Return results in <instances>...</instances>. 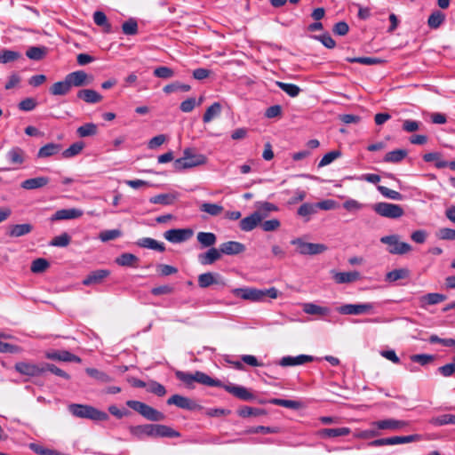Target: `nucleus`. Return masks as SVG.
Segmentation results:
<instances>
[{"instance_id":"obj_59","label":"nucleus","mask_w":455,"mask_h":455,"mask_svg":"<svg viewBox=\"0 0 455 455\" xmlns=\"http://www.w3.org/2000/svg\"><path fill=\"white\" fill-rule=\"evenodd\" d=\"M190 89L191 87L188 84L175 82L173 84L165 85L163 90L165 93L169 94L177 91L188 92Z\"/></svg>"},{"instance_id":"obj_36","label":"nucleus","mask_w":455,"mask_h":455,"mask_svg":"<svg viewBox=\"0 0 455 455\" xmlns=\"http://www.w3.org/2000/svg\"><path fill=\"white\" fill-rule=\"evenodd\" d=\"M116 262L119 266L136 267L139 258L132 253H123L116 259Z\"/></svg>"},{"instance_id":"obj_26","label":"nucleus","mask_w":455,"mask_h":455,"mask_svg":"<svg viewBox=\"0 0 455 455\" xmlns=\"http://www.w3.org/2000/svg\"><path fill=\"white\" fill-rule=\"evenodd\" d=\"M49 181L50 179L48 177L40 176L25 180L24 181L21 182L20 187L26 190H33L46 186L49 183Z\"/></svg>"},{"instance_id":"obj_41","label":"nucleus","mask_w":455,"mask_h":455,"mask_svg":"<svg viewBox=\"0 0 455 455\" xmlns=\"http://www.w3.org/2000/svg\"><path fill=\"white\" fill-rule=\"evenodd\" d=\"M269 403L278 406H283L285 408L292 409V410H299L302 407V403L299 401L295 400H286V399H280V398H273L269 400Z\"/></svg>"},{"instance_id":"obj_20","label":"nucleus","mask_w":455,"mask_h":455,"mask_svg":"<svg viewBox=\"0 0 455 455\" xmlns=\"http://www.w3.org/2000/svg\"><path fill=\"white\" fill-rule=\"evenodd\" d=\"M27 154L24 149L19 147L12 148L6 154V159L12 164L21 165L27 160Z\"/></svg>"},{"instance_id":"obj_1","label":"nucleus","mask_w":455,"mask_h":455,"mask_svg":"<svg viewBox=\"0 0 455 455\" xmlns=\"http://www.w3.org/2000/svg\"><path fill=\"white\" fill-rule=\"evenodd\" d=\"M232 292L235 297L252 302L265 301L267 297L276 299L279 293L275 287L264 290L253 287L235 288Z\"/></svg>"},{"instance_id":"obj_2","label":"nucleus","mask_w":455,"mask_h":455,"mask_svg":"<svg viewBox=\"0 0 455 455\" xmlns=\"http://www.w3.org/2000/svg\"><path fill=\"white\" fill-rule=\"evenodd\" d=\"M68 411L75 417L89 419L96 421H106L109 418L108 413L100 411L91 405L72 403L68 406Z\"/></svg>"},{"instance_id":"obj_15","label":"nucleus","mask_w":455,"mask_h":455,"mask_svg":"<svg viewBox=\"0 0 455 455\" xmlns=\"http://www.w3.org/2000/svg\"><path fill=\"white\" fill-rule=\"evenodd\" d=\"M68 79V83H69L70 87H81L84 85H88L92 81V77L89 76L84 71L78 70L72 73H69L66 76Z\"/></svg>"},{"instance_id":"obj_57","label":"nucleus","mask_w":455,"mask_h":455,"mask_svg":"<svg viewBox=\"0 0 455 455\" xmlns=\"http://www.w3.org/2000/svg\"><path fill=\"white\" fill-rule=\"evenodd\" d=\"M378 190L380 192V194L389 199L395 200V201H401L403 199V195L399 192L390 189L384 186H378Z\"/></svg>"},{"instance_id":"obj_3","label":"nucleus","mask_w":455,"mask_h":455,"mask_svg":"<svg viewBox=\"0 0 455 455\" xmlns=\"http://www.w3.org/2000/svg\"><path fill=\"white\" fill-rule=\"evenodd\" d=\"M175 375L178 379L188 387H191L194 382H198L208 387L222 386L220 380L212 379L206 373L199 371H196L194 374L178 371Z\"/></svg>"},{"instance_id":"obj_54","label":"nucleus","mask_w":455,"mask_h":455,"mask_svg":"<svg viewBox=\"0 0 455 455\" xmlns=\"http://www.w3.org/2000/svg\"><path fill=\"white\" fill-rule=\"evenodd\" d=\"M20 53L12 50L0 51V63L6 64L20 58Z\"/></svg>"},{"instance_id":"obj_61","label":"nucleus","mask_w":455,"mask_h":455,"mask_svg":"<svg viewBox=\"0 0 455 455\" xmlns=\"http://www.w3.org/2000/svg\"><path fill=\"white\" fill-rule=\"evenodd\" d=\"M122 30L125 35H135L138 32V24L137 21L133 19H130L127 21L124 22L122 25Z\"/></svg>"},{"instance_id":"obj_29","label":"nucleus","mask_w":455,"mask_h":455,"mask_svg":"<svg viewBox=\"0 0 455 455\" xmlns=\"http://www.w3.org/2000/svg\"><path fill=\"white\" fill-rule=\"evenodd\" d=\"M311 355H299L297 356H284L280 361V365L283 367L301 365L308 362H312Z\"/></svg>"},{"instance_id":"obj_28","label":"nucleus","mask_w":455,"mask_h":455,"mask_svg":"<svg viewBox=\"0 0 455 455\" xmlns=\"http://www.w3.org/2000/svg\"><path fill=\"white\" fill-rule=\"evenodd\" d=\"M84 212L82 210L70 208L61 209L57 211L52 216V220H73L83 216Z\"/></svg>"},{"instance_id":"obj_16","label":"nucleus","mask_w":455,"mask_h":455,"mask_svg":"<svg viewBox=\"0 0 455 455\" xmlns=\"http://www.w3.org/2000/svg\"><path fill=\"white\" fill-rule=\"evenodd\" d=\"M266 218V214H262L260 212H254L248 217L243 218L240 221V228L243 231H251Z\"/></svg>"},{"instance_id":"obj_40","label":"nucleus","mask_w":455,"mask_h":455,"mask_svg":"<svg viewBox=\"0 0 455 455\" xmlns=\"http://www.w3.org/2000/svg\"><path fill=\"white\" fill-rule=\"evenodd\" d=\"M198 243L202 247H212L217 241L215 234L212 232H199L196 235Z\"/></svg>"},{"instance_id":"obj_5","label":"nucleus","mask_w":455,"mask_h":455,"mask_svg":"<svg viewBox=\"0 0 455 455\" xmlns=\"http://www.w3.org/2000/svg\"><path fill=\"white\" fill-rule=\"evenodd\" d=\"M126 404L128 407L140 413L148 420L157 422L163 421L165 419V415L163 412L148 405L145 403L135 400H129L126 402Z\"/></svg>"},{"instance_id":"obj_6","label":"nucleus","mask_w":455,"mask_h":455,"mask_svg":"<svg viewBox=\"0 0 455 455\" xmlns=\"http://www.w3.org/2000/svg\"><path fill=\"white\" fill-rule=\"evenodd\" d=\"M372 209L379 216L388 219H398L404 214L402 206L386 202L373 204Z\"/></svg>"},{"instance_id":"obj_53","label":"nucleus","mask_w":455,"mask_h":455,"mask_svg":"<svg viewBox=\"0 0 455 455\" xmlns=\"http://www.w3.org/2000/svg\"><path fill=\"white\" fill-rule=\"evenodd\" d=\"M303 311L308 315H323L328 314L327 307H320L313 303H305L303 305Z\"/></svg>"},{"instance_id":"obj_19","label":"nucleus","mask_w":455,"mask_h":455,"mask_svg":"<svg viewBox=\"0 0 455 455\" xmlns=\"http://www.w3.org/2000/svg\"><path fill=\"white\" fill-rule=\"evenodd\" d=\"M46 358L54 361H61V362H75L81 363L82 360L79 356L71 354L67 350H54L51 352H47L45 355Z\"/></svg>"},{"instance_id":"obj_64","label":"nucleus","mask_w":455,"mask_h":455,"mask_svg":"<svg viewBox=\"0 0 455 455\" xmlns=\"http://www.w3.org/2000/svg\"><path fill=\"white\" fill-rule=\"evenodd\" d=\"M148 391L156 394L158 396H164L166 394L165 387L156 381H150L148 383Z\"/></svg>"},{"instance_id":"obj_50","label":"nucleus","mask_w":455,"mask_h":455,"mask_svg":"<svg viewBox=\"0 0 455 455\" xmlns=\"http://www.w3.org/2000/svg\"><path fill=\"white\" fill-rule=\"evenodd\" d=\"M317 212V208L315 204H303L298 209V214L301 217L306 218V220H309L311 215H314Z\"/></svg>"},{"instance_id":"obj_27","label":"nucleus","mask_w":455,"mask_h":455,"mask_svg":"<svg viewBox=\"0 0 455 455\" xmlns=\"http://www.w3.org/2000/svg\"><path fill=\"white\" fill-rule=\"evenodd\" d=\"M135 243L140 248L150 249L160 252L165 251V245L164 243L158 242L157 240L150 237L140 238Z\"/></svg>"},{"instance_id":"obj_56","label":"nucleus","mask_w":455,"mask_h":455,"mask_svg":"<svg viewBox=\"0 0 455 455\" xmlns=\"http://www.w3.org/2000/svg\"><path fill=\"white\" fill-rule=\"evenodd\" d=\"M418 439L419 436L417 435H411L407 436H392L388 437V445L409 443L417 441Z\"/></svg>"},{"instance_id":"obj_42","label":"nucleus","mask_w":455,"mask_h":455,"mask_svg":"<svg viewBox=\"0 0 455 455\" xmlns=\"http://www.w3.org/2000/svg\"><path fill=\"white\" fill-rule=\"evenodd\" d=\"M409 270L407 268H398L388 272L386 275V281L394 283L401 279L407 278L409 276Z\"/></svg>"},{"instance_id":"obj_47","label":"nucleus","mask_w":455,"mask_h":455,"mask_svg":"<svg viewBox=\"0 0 455 455\" xmlns=\"http://www.w3.org/2000/svg\"><path fill=\"white\" fill-rule=\"evenodd\" d=\"M84 148V143L82 141H78L76 143H73L70 147H68L67 149H65L62 152V157L63 158H71L77 155H79L82 150Z\"/></svg>"},{"instance_id":"obj_35","label":"nucleus","mask_w":455,"mask_h":455,"mask_svg":"<svg viewBox=\"0 0 455 455\" xmlns=\"http://www.w3.org/2000/svg\"><path fill=\"white\" fill-rule=\"evenodd\" d=\"M85 371L90 377L101 384L109 383L113 380L112 377L108 373L95 368H86Z\"/></svg>"},{"instance_id":"obj_9","label":"nucleus","mask_w":455,"mask_h":455,"mask_svg":"<svg viewBox=\"0 0 455 455\" xmlns=\"http://www.w3.org/2000/svg\"><path fill=\"white\" fill-rule=\"evenodd\" d=\"M373 303L345 304L338 308V312L341 315H359L371 314L373 312Z\"/></svg>"},{"instance_id":"obj_24","label":"nucleus","mask_w":455,"mask_h":455,"mask_svg":"<svg viewBox=\"0 0 455 455\" xmlns=\"http://www.w3.org/2000/svg\"><path fill=\"white\" fill-rule=\"evenodd\" d=\"M351 433L349 427H339V428H323L317 432V435L320 438H335L339 436H345Z\"/></svg>"},{"instance_id":"obj_4","label":"nucleus","mask_w":455,"mask_h":455,"mask_svg":"<svg viewBox=\"0 0 455 455\" xmlns=\"http://www.w3.org/2000/svg\"><path fill=\"white\" fill-rule=\"evenodd\" d=\"M206 161L205 156L196 154L192 148H186L183 152V156L176 159L173 165L176 170H182L204 164Z\"/></svg>"},{"instance_id":"obj_32","label":"nucleus","mask_w":455,"mask_h":455,"mask_svg":"<svg viewBox=\"0 0 455 455\" xmlns=\"http://www.w3.org/2000/svg\"><path fill=\"white\" fill-rule=\"evenodd\" d=\"M77 97L86 103H98L102 100V96L94 90L84 89L77 92Z\"/></svg>"},{"instance_id":"obj_46","label":"nucleus","mask_w":455,"mask_h":455,"mask_svg":"<svg viewBox=\"0 0 455 455\" xmlns=\"http://www.w3.org/2000/svg\"><path fill=\"white\" fill-rule=\"evenodd\" d=\"M175 196L172 194H159L149 199L151 204L170 205L175 201Z\"/></svg>"},{"instance_id":"obj_63","label":"nucleus","mask_w":455,"mask_h":455,"mask_svg":"<svg viewBox=\"0 0 455 455\" xmlns=\"http://www.w3.org/2000/svg\"><path fill=\"white\" fill-rule=\"evenodd\" d=\"M340 152L338 150L331 151L325 154L323 158L320 160L318 164V167H323L325 165L330 164L332 163L335 159H337L339 156H340Z\"/></svg>"},{"instance_id":"obj_7","label":"nucleus","mask_w":455,"mask_h":455,"mask_svg":"<svg viewBox=\"0 0 455 455\" xmlns=\"http://www.w3.org/2000/svg\"><path fill=\"white\" fill-rule=\"evenodd\" d=\"M380 242L389 245L388 251L391 254L403 255L411 251V246L405 242H400L397 235L382 236Z\"/></svg>"},{"instance_id":"obj_38","label":"nucleus","mask_w":455,"mask_h":455,"mask_svg":"<svg viewBox=\"0 0 455 455\" xmlns=\"http://www.w3.org/2000/svg\"><path fill=\"white\" fill-rule=\"evenodd\" d=\"M221 105L219 102H214L205 111L203 116L204 123H210L214 118L218 117L221 113Z\"/></svg>"},{"instance_id":"obj_37","label":"nucleus","mask_w":455,"mask_h":455,"mask_svg":"<svg viewBox=\"0 0 455 455\" xmlns=\"http://www.w3.org/2000/svg\"><path fill=\"white\" fill-rule=\"evenodd\" d=\"M70 89L69 83H68V79L65 77L64 81L54 83L50 88V92L55 96L66 95Z\"/></svg>"},{"instance_id":"obj_30","label":"nucleus","mask_w":455,"mask_h":455,"mask_svg":"<svg viewBox=\"0 0 455 455\" xmlns=\"http://www.w3.org/2000/svg\"><path fill=\"white\" fill-rule=\"evenodd\" d=\"M109 275L108 270L99 269L90 273L84 280L83 284L89 286L92 284H97L102 282L104 278H106Z\"/></svg>"},{"instance_id":"obj_31","label":"nucleus","mask_w":455,"mask_h":455,"mask_svg":"<svg viewBox=\"0 0 455 455\" xmlns=\"http://www.w3.org/2000/svg\"><path fill=\"white\" fill-rule=\"evenodd\" d=\"M33 230V226L28 223L12 225L8 229V235L12 237H20L29 234Z\"/></svg>"},{"instance_id":"obj_11","label":"nucleus","mask_w":455,"mask_h":455,"mask_svg":"<svg viewBox=\"0 0 455 455\" xmlns=\"http://www.w3.org/2000/svg\"><path fill=\"white\" fill-rule=\"evenodd\" d=\"M371 426L378 430L397 431L409 426V422L395 419H385L371 422Z\"/></svg>"},{"instance_id":"obj_13","label":"nucleus","mask_w":455,"mask_h":455,"mask_svg":"<svg viewBox=\"0 0 455 455\" xmlns=\"http://www.w3.org/2000/svg\"><path fill=\"white\" fill-rule=\"evenodd\" d=\"M14 368L19 373L28 377H37L44 372V367H43V364L39 365L26 362L17 363Z\"/></svg>"},{"instance_id":"obj_8","label":"nucleus","mask_w":455,"mask_h":455,"mask_svg":"<svg viewBox=\"0 0 455 455\" xmlns=\"http://www.w3.org/2000/svg\"><path fill=\"white\" fill-rule=\"evenodd\" d=\"M291 243L297 246L298 252L301 255L321 254L327 250V246L323 243H307L301 238H295L291 241Z\"/></svg>"},{"instance_id":"obj_22","label":"nucleus","mask_w":455,"mask_h":455,"mask_svg":"<svg viewBox=\"0 0 455 455\" xmlns=\"http://www.w3.org/2000/svg\"><path fill=\"white\" fill-rule=\"evenodd\" d=\"M220 258H221L220 249L212 247L206 252L200 253L198 255V261L200 262V264L206 266V265L213 264L215 261L219 260Z\"/></svg>"},{"instance_id":"obj_45","label":"nucleus","mask_w":455,"mask_h":455,"mask_svg":"<svg viewBox=\"0 0 455 455\" xmlns=\"http://www.w3.org/2000/svg\"><path fill=\"white\" fill-rule=\"evenodd\" d=\"M430 423L436 427L449 424L455 425V415L443 414L437 417H434L430 419Z\"/></svg>"},{"instance_id":"obj_43","label":"nucleus","mask_w":455,"mask_h":455,"mask_svg":"<svg viewBox=\"0 0 455 455\" xmlns=\"http://www.w3.org/2000/svg\"><path fill=\"white\" fill-rule=\"evenodd\" d=\"M275 84L283 90L285 93H287L290 97H297L299 92H301V89L294 84H287L280 81H276Z\"/></svg>"},{"instance_id":"obj_33","label":"nucleus","mask_w":455,"mask_h":455,"mask_svg":"<svg viewBox=\"0 0 455 455\" xmlns=\"http://www.w3.org/2000/svg\"><path fill=\"white\" fill-rule=\"evenodd\" d=\"M61 145L58 143H48L43 146L37 152L38 158H47L57 155L61 151Z\"/></svg>"},{"instance_id":"obj_25","label":"nucleus","mask_w":455,"mask_h":455,"mask_svg":"<svg viewBox=\"0 0 455 455\" xmlns=\"http://www.w3.org/2000/svg\"><path fill=\"white\" fill-rule=\"evenodd\" d=\"M332 277L337 283H350L361 279V275L358 271L333 272Z\"/></svg>"},{"instance_id":"obj_17","label":"nucleus","mask_w":455,"mask_h":455,"mask_svg":"<svg viewBox=\"0 0 455 455\" xmlns=\"http://www.w3.org/2000/svg\"><path fill=\"white\" fill-rule=\"evenodd\" d=\"M167 403L169 405L173 404V405H176L179 408L187 409V410H190V411L201 408L200 405H198L196 403H195L191 399H189L188 397H185V396H182L180 395H172L167 400Z\"/></svg>"},{"instance_id":"obj_60","label":"nucleus","mask_w":455,"mask_h":455,"mask_svg":"<svg viewBox=\"0 0 455 455\" xmlns=\"http://www.w3.org/2000/svg\"><path fill=\"white\" fill-rule=\"evenodd\" d=\"M363 207V204L352 198H349L343 203V208L349 212H355L361 211Z\"/></svg>"},{"instance_id":"obj_51","label":"nucleus","mask_w":455,"mask_h":455,"mask_svg":"<svg viewBox=\"0 0 455 455\" xmlns=\"http://www.w3.org/2000/svg\"><path fill=\"white\" fill-rule=\"evenodd\" d=\"M97 131H98V127L95 124L87 123V124L78 127L76 132L80 137L84 138V137L95 135L97 133Z\"/></svg>"},{"instance_id":"obj_23","label":"nucleus","mask_w":455,"mask_h":455,"mask_svg":"<svg viewBox=\"0 0 455 455\" xmlns=\"http://www.w3.org/2000/svg\"><path fill=\"white\" fill-rule=\"evenodd\" d=\"M221 254L237 255L245 251V246L242 243L235 241H228L220 245Z\"/></svg>"},{"instance_id":"obj_12","label":"nucleus","mask_w":455,"mask_h":455,"mask_svg":"<svg viewBox=\"0 0 455 455\" xmlns=\"http://www.w3.org/2000/svg\"><path fill=\"white\" fill-rule=\"evenodd\" d=\"M180 433L163 424H151V438H178Z\"/></svg>"},{"instance_id":"obj_34","label":"nucleus","mask_w":455,"mask_h":455,"mask_svg":"<svg viewBox=\"0 0 455 455\" xmlns=\"http://www.w3.org/2000/svg\"><path fill=\"white\" fill-rule=\"evenodd\" d=\"M446 299V296L441 293H427L420 297L419 301L422 307L429 305H436Z\"/></svg>"},{"instance_id":"obj_48","label":"nucleus","mask_w":455,"mask_h":455,"mask_svg":"<svg viewBox=\"0 0 455 455\" xmlns=\"http://www.w3.org/2000/svg\"><path fill=\"white\" fill-rule=\"evenodd\" d=\"M223 207L217 204L204 203L200 205V211L211 216H218L223 212Z\"/></svg>"},{"instance_id":"obj_21","label":"nucleus","mask_w":455,"mask_h":455,"mask_svg":"<svg viewBox=\"0 0 455 455\" xmlns=\"http://www.w3.org/2000/svg\"><path fill=\"white\" fill-rule=\"evenodd\" d=\"M128 430L131 435L137 440L151 438V424L130 426Z\"/></svg>"},{"instance_id":"obj_44","label":"nucleus","mask_w":455,"mask_h":455,"mask_svg":"<svg viewBox=\"0 0 455 455\" xmlns=\"http://www.w3.org/2000/svg\"><path fill=\"white\" fill-rule=\"evenodd\" d=\"M47 50L44 46H33L28 49L26 55L33 60H40L46 55Z\"/></svg>"},{"instance_id":"obj_10","label":"nucleus","mask_w":455,"mask_h":455,"mask_svg":"<svg viewBox=\"0 0 455 455\" xmlns=\"http://www.w3.org/2000/svg\"><path fill=\"white\" fill-rule=\"evenodd\" d=\"M194 235L191 228H173L164 233V237L172 243H180L190 239Z\"/></svg>"},{"instance_id":"obj_14","label":"nucleus","mask_w":455,"mask_h":455,"mask_svg":"<svg viewBox=\"0 0 455 455\" xmlns=\"http://www.w3.org/2000/svg\"><path fill=\"white\" fill-rule=\"evenodd\" d=\"M198 285L200 288L205 289L213 284L225 285L224 279L218 273L207 272L198 275Z\"/></svg>"},{"instance_id":"obj_18","label":"nucleus","mask_w":455,"mask_h":455,"mask_svg":"<svg viewBox=\"0 0 455 455\" xmlns=\"http://www.w3.org/2000/svg\"><path fill=\"white\" fill-rule=\"evenodd\" d=\"M220 387H223L227 392L243 401H250L253 399V395L244 387L235 386L233 384L226 385L223 383L222 386Z\"/></svg>"},{"instance_id":"obj_52","label":"nucleus","mask_w":455,"mask_h":455,"mask_svg":"<svg viewBox=\"0 0 455 455\" xmlns=\"http://www.w3.org/2000/svg\"><path fill=\"white\" fill-rule=\"evenodd\" d=\"M123 235L120 229H107L103 230L99 234V238L101 242H108L111 240H116L121 237Z\"/></svg>"},{"instance_id":"obj_39","label":"nucleus","mask_w":455,"mask_h":455,"mask_svg":"<svg viewBox=\"0 0 455 455\" xmlns=\"http://www.w3.org/2000/svg\"><path fill=\"white\" fill-rule=\"evenodd\" d=\"M408 155L405 149H395L387 152L384 156V161L387 163L398 164L403 161Z\"/></svg>"},{"instance_id":"obj_62","label":"nucleus","mask_w":455,"mask_h":455,"mask_svg":"<svg viewBox=\"0 0 455 455\" xmlns=\"http://www.w3.org/2000/svg\"><path fill=\"white\" fill-rule=\"evenodd\" d=\"M265 411L262 409L252 408L249 406H243L238 411L239 416L241 417H250V416H259L264 414Z\"/></svg>"},{"instance_id":"obj_58","label":"nucleus","mask_w":455,"mask_h":455,"mask_svg":"<svg viewBox=\"0 0 455 455\" xmlns=\"http://www.w3.org/2000/svg\"><path fill=\"white\" fill-rule=\"evenodd\" d=\"M444 20V14L439 11L434 12L428 18L427 24L432 28H437Z\"/></svg>"},{"instance_id":"obj_49","label":"nucleus","mask_w":455,"mask_h":455,"mask_svg":"<svg viewBox=\"0 0 455 455\" xmlns=\"http://www.w3.org/2000/svg\"><path fill=\"white\" fill-rule=\"evenodd\" d=\"M93 20L96 25L103 27L105 32H111V25L108 22L107 16L103 12H95L93 14Z\"/></svg>"},{"instance_id":"obj_55","label":"nucleus","mask_w":455,"mask_h":455,"mask_svg":"<svg viewBox=\"0 0 455 455\" xmlns=\"http://www.w3.org/2000/svg\"><path fill=\"white\" fill-rule=\"evenodd\" d=\"M49 266L50 264L48 260L43 258H38L32 261L30 270L36 274L43 273L49 267Z\"/></svg>"}]
</instances>
